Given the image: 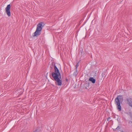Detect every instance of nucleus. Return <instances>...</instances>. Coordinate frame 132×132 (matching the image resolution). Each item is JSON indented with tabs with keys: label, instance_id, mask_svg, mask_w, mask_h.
I'll use <instances>...</instances> for the list:
<instances>
[{
	"label": "nucleus",
	"instance_id": "nucleus-10",
	"mask_svg": "<svg viewBox=\"0 0 132 132\" xmlns=\"http://www.w3.org/2000/svg\"><path fill=\"white\" fill-rule=\"evenodd\" d=\"M120 129V128L119 126H118L116 129L118 130Z\"/></svg>",
	"mask_w": 132,
	"mask_h": 132
},
{
	"label": "nucleus",
	"instance_id": "nucleus-9",
	"mask_svg": "<svg viewBox=\"0 0 132 132\" xmlns=\"http://www.w3.org/2000/svg\"><path fill=\"white\" fill-rule=\"evenodd\" d=\"M39 128H37L34 132H39V130H38Z\"/></svg>",
	"mask_w": 132,
	"mask_h": 132
},
{
	"label": "nucleus",
	"instance_id": "nucleus-11",
	"mask_svg": "<svg viewBox=\"0 0 132 132\" xmlns=\"http://www.w3.org/2000/svg\"><path fill=\"white\" fill-rule=\"evenodd\" d=\"M111 119V118L110 117H109V118H108V119H107V121H109L110 120V119Z\"/></svg>",
	"mask_w": 132,
	"mask_h": 132
},
{
	"label": "nucleus",
	"instance_id": "nucleus-1",
	"mask_svg": "<svg viewBox=\"0 0 132 132\" xmlns=\"http://www.w3.org/2000/svg\"><path fill=\"white\" fill-rule=\"evenodd\" d=\"M54 65V72L52 73V76L56 81V84L59 86H60L62 84V81L60 79L61 78V75L57 67L55 65Z\"/></svg>",
	"mask_w": 132,
	"mask_h": 132
},
{
	"label": "nucleus",
	"instance_id": "nucleus-4",
	"mask_svg": "<svg viewBox=\"0 0 132 132\" xmlns=\"http://www.w3.org/2000/svg\"><path fill=\"white\" fill-rule=\"evenodd\" d=\"M11 8L10 4L7 5V7L5 8L6 12L7 14L9 16H10L11 15V13L10 11Z\"/></svg>",
	"mask_w": 132,
	"mask_h": 132
},
{
	"label": "nucleus",
	"instance_id": "nucleus-5",
	"mask_svg": "<svg viewBox=\"0 0 132 132\" xmlns=\"http://www.w3.org/2000/svg\"><path fill=\"white\" fill-rule=\"evenodd\" d=\"M126 101H127V103L131 107H132V99L130 98H127L126 99Z\"/></svg>",
	"mask_w": 132,
	"mask_h": 132
},
{
	"label": "nucleus",
	"instance_id": "nucleus-7",
	"mask_svg": "<svg viewBox=\"0 0 132 132\" xmlns=\"http://www.w3.org/2000/svg\"><path fill=\"white\" fill-rule=\"evenodd\" d=\"M75 71L74 72L73 75L76 76L78 74V70L77 69H75Z\"/></svg>",
	"mask_w": 132,
	"mask_h": 132
},
{
	"label": "nucleus",
	"instance_id": "nucleus-13",
	"mask_svg": "<svg viewBox=\"0 0 132 132\" xmlns=\"http://www.w3.org/2000/svg\"><path fill=\"white\" fill-rule=\"evenodd\" d=\"M121 132H123V131H121Z\"/></svg>",
	"mask_w": 132,
	"mask_h": 132
},
{
	"label": "nucleus",
	"instance_id": "nucleus-12",
	"mask_svg": "<svg viewBox=\"0 0 132 132\" xmlns=\"http://www.w3.org/2000/svg\"><path fill=\"white\" fill-rule=\"evenodd\" d=\"M66 80H67V82L68 81V80L67 79Z\"/></svg>",
	"mask_w": 132,
	"mask_h": 132
},
{
	"label": "nucleus",
	"instance_id": "nucleus-6",
	"mask_svg": "<svg viewBox=\"0 0 132 132\" xmlns=\"http://www.w3.org/2000/svg\"><path fill=\"white\" fill-rule=\"evenodd\" d=\"M89 80L91 81L93 84H94L96 82V80L93 77H90Z\"/></svg>",
	"mask_w": 132,
	"mask_h": 132
},
{
	"label": "nucleus",
	"instance_id": "nucleus-8",
	"mask_svg": "<svg viewBox=\"0 0 132 132\" xmlns=\"http://www.w3.org/2000/svg\"><path fill=\"white\" fill-rule=\"evenodd\" d=\"M79 61L77 63L75 66H76L75 69H77V68H78V67L79 66Z\"/></svg>",
	"mask_w": 132,
	"mask_h": 132
},
{
	"label": "nucleus",
	"instance_id": "nucleus-3",
	"mask_svg": "<svg viewBox=\"0 0 132 132\" xmlns=\"http://www.w3.org/2000/svg\"><path fill=\"white\" fill-rule=\"evenodd\" d=\"M44 23L43 22L39 23L37 25L36 29L34 32L33 36L34 37L40 35L41 34V31L43 27L44 26Z\"/></svg>",
	"mask_w": 132,
	"mask_h": 132
},
{
	"label": "nucleus",
	"instance_id": "nucleus-2",
	"mask_svg": "<svg viewBox=\"0 0 132 132\" xmlns=\"http://www.w3.org/2000/svg\"><path fill=\"white\" fill-rule=\"evenodd\" d=\"M123 101V97L122 96L118 95L115 98V104L117 106V109L119 111L121 110V106L120 105V103H121Z\"/></svg>",
	"mask_w": 132,
	"mask_h": 132
}]
</instances>
